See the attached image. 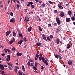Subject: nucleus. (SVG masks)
<instances>
[{
	"mask_svg": "<svg viewBox=\"0 0 75 75\" xmlns=\"http://www.w3.org/2000/svg\"><path fill=\"white\" fill-rule=\"evenodd\" d=\"M42 61L43 62H44L45 61V58L44 57H42Z\"/></svg>",
	"mask_w": 75,
	"mask_h": 75,
	"instance_id": "cd10ccee",
	"label": "nucleus"
},
{
	"mask_svg": "<svg viewBox=\"0 0 75 75\" xmlns=\"http://www.w3.org/2000/svg\"><path fill=\"white\" fill-rule=\"evenodd\" d=\"M10 15H11V16H12L13 15V13L12 12H11V13H10Z\"/></svg>",
	"mask_w": 75,
	"mask_h": 75,
	"instance_id": "3c124183",
	"label": "nucleus"
},
{
	"mask_svg": "<svg viewBox=\"0 0 75 75\" xmlns=\"http://www.w3.org/2000/svg\"><path fill=\"white\" fill-rule=\"evenodd\" d=\"M17 9H19V5L18 4H17Z\"/></svg>",
	"mask_w": 75,
	"mask_h": 75,
	"instance_id": "f704fd0d",
	"label": "nucleus"
},
{
	"mask_svg": "<svg viewBox=\"0 0 75 75\" xmlns=\"http://www.w3.org/2000/svg\"><path fill=\"white\" fill-rule=\"evenodd\" d=\"M14 70L16 72L17 71V69H16V68L14 69Z\"/></svg>",
	"mask_w": 75,
	"mask_h": 75,
	"instance_id": "0e129e2a",
	"label": "nucleus"
},
{
	"mask_svg": "<svg viewBox=\"0 0 75 75\" xmlns=\"http://www.w3.org/2000/svg\"><path fill=\"white\" fill-rule=\"evenodd\" d=\"M72 61L71 60H69L68 61V64L69 65H72Z\"/></svg>",
	"mask_w": 75,
	"mask_h": 75,
	"instance_id": "9d476101",
	"label": "nucleus"
},
{
	"mask_svg": "<svg viewBox=\"0 0 75 75\" xmlns=\"http://www.w3.org/2000/svg\"><path fill=\"white\" fill-rule=\"evenodd\" d=\"M27 65H28V67H31V66H30V62H28Z\"/></svg>",
	"mask_w": 75,
	"mask_h": 75,
	"instance_id": "bb28decb",
	"label": "nucleus"
},
{
	"mask_svg": "<svg viewBox=\"0 0 75 75\" xmlns=\"http://www.w3.org/2000/svg\"><path fill=\"white\" fill-rule=\"evenodd\" d=\"M57 23L58 25H60L61 24V21L60 20L57 21Z\"/></svg>",
	"mask_w": 75,
	"mask_h": 75,
	"instance_id": "b1692460",
	"label": "nucleus"
},
{
	"mask_svg": "<svg viewBox=\"0 0 75 75\" xmlns=\"http://www.w3.org/2000/svg\"><path fill=\"white\" fill-rule=\"evenodd\" d=\"M58 6L59 7V9H63V6H62L60 5L59 4H58Z\"/></svg>",
	"mask_w": 75,
	"mask_h": 75,
	"instance_id": "f8f14e48",
	"label": "nucleus"
},
{
	"mask_svg": "<svg viewBox=\"0 0 75 75\" xmlns=\"http://www.w3.org/2000/svg\"><path fill=\"white\" fill-rule=\"evenodd\" d=\"M50 38L52 39L53 38V36L52 35H50Z\"/></svg>",
	"mask_w": 75,
	"mask_h": 75,
	"instance_id": "37998d69",
	"label": "nucleus"
},
{
	"mask_svg": "<svg viewBox=\"0 0 75 75\" xmlns=\"http://www.w3.org/2000/svg\"><path fill=\"white\" fill-rule=\"evenodd\" d=\"M23 41V40H21L19 42V44H20V45H21Z\"/></svg>",
	"mask_w": 75,
	"mask_h": 75,
	"instance_id": "393cba45",
	"label": "nucleus"
},
{
	"mask_svg": "<svg viewBox=\"0 0 75 75\" xmlns=\"http://www.w3.org/2000/svg\"><path fill=\"white\" fill-rule=\"evenodd\" d=\"M59 59H62V57H61V56H60V55H59Z\"/></svg>",
	"mask_w": 75,
	"mask_h": 75,
	"instance_id": "a19ab883",
	"label": "nucleus"
},
{
	"mask_svg": "<svg viewBox=\"0 0 75 75\" xmlns=\"http://www.w3.org/2000/svg\"><path fill=\"white\" fill-rule=\"evenodd\" d=\"M39 61H41L42 60V57H39Z\"/></svg>",
	"mask_w": 75,
	"mask_h": 75,
	"instance_id": "c9c22d12",
	"label": "nucleus"
},
{
	"mask_svg": "<svg viewBox=\"0 0 75 75\" xmlns=\"http://www.w3.org/2000/svg\"><path fill=\"white\" fill-rule=\"evenodd\" d=\"M42 37L43 38V39L46 41H47V40L46 38V36L45 35H44V34H43L42 35Z\"/></svg>",
	"mask_w": 75,
	"mask_h": 75,
	"instance_id": "423d86ee",
	"label": "nucleus"
},
{
	"mask_svg": "<svg viewBox=\"0 0 75 75\" xmlns=\"http://www.w3.org/2000/svg\"><path fill=\"white\" fill-rule=\"evenodd\" d=\"M19 75H22V73L21 71H19Z\"/></svg>",
	"mask_w": 75,
	"mask_h": 75,
	"instance_id": "c03bdc74",
	"label": "nucleus"
},
{
	"mask_svg": "<svg viewBox=\"0 0 75 75\" xmlns=\"http://www.w3.org/2000/svg\"><path fill=\"white\" fill-rule=\"evenodd\" d=\"M71 19L72 21H74L75 20V18L74 16H72L71 18Z\"/></svg>",
	"mask_w": 75,
	"mask_h": 75,
	"instance_id": "6ab92c4d",
	"label": "nucleus"
},
{
	"mask_svg": "<svg viewBox=\"0 0 75 75\" xmlns=\"http://www.w3.org/2000/svg\"><path fill=\"white\" fill-rule=\"evenodd\" d=\"M33 69H34V70H37V69L35 67V66H34L33 67Z\"/></svg>",
	"mask_w": 75,
	"mask_h": 75,
	"instance_id": "8fccbe9b",
	"label": "nucleus"
},
{
	"mask_svg": "<svg viewBox=\"0 0 75 75\" xmlns=\"http://www.w3.org/2000/svg\"><path fill=\"white\" fill-rule=\"evenodd\" d=\"M13 36L14 37H16V33L15 32H14L13 33Z\"/></svg>",
	"mask_w": 75,
	"mask_h": 75,
	"instance_id": "4be33fe9",
	"label": "nucleus"
},
{
	"mask_svg": "<svg viewBox=\"0 0 75 75\" xmlns=\"http://www.w3.org/2000/svg\"><path fill=\"white\" fill-rule=\"evenodd\" d=\"M57 12L58 11L56 10H54V12L55 13H57Z\"/></svg>",
	"mask_w": 75,
	"mask_h": 75,
	"instance_id": "864d4df0",
	"label": "nucleus"
},
{
	"mask_svg": "<svg viewBox=\"0 0 75 75\" xmlns=\"http://www.w3.org/2000/svg\"><path fill=\"white\" fill-rule=\"evenodd\" d=\"M24 40L25 42H26L27 41V39L26 38V37L24 38Z\"/></svg>",
	"mask_w": 75,
	"mask_h": 75,
	"instance_id": "a878e982",
	"label": "nucleus"
},
{
	"mask_svg": "<svg viewBox=\"0 0 75 75\" xmlns=\"http://www.w3.org/2000/svg\"><path fill=\"white\" fill-rule=\"evenodd\" d=\"M28 31L29 32H30L31 31V26H30L29 27V28H28Z\"/></svg>",
	"mask_w": 75,
	"mask_h": 75,
	"instance_id": "aec40b11",
	"label": "nucleus"
},
{
	"mask_svg": "<svg viewBox=\"0 0 75 75\" xmlns=\"http://www.w3.org/2000/svg\"><path fill=\"white\" fill-rule=\"evenodd\" d=\"M54 56L57 59H58L59 58V55L58 54H57L54 55Z\"/></svg>",
	"mask_w": 75,
	"mask_h": 75,
	"instance_id": "4468645a",
	"label": "nucleus"
},
{
	"mask_svg": "<svg viewBox=\"0 0 75 75\" xmlns=\"http://www.w3.org/2000/svg\"><path fill=\"white\" fill-rule=\"evenodd\" d=\"M49 3H50V4H53L52 2L50 1H49Z\"/></svg>",
	"mask_w": 75,
	"mask_h": 75,
	"instance_id": "58836bf2",
	"label": "nucleus"
},
{
	"mask_svg": "<svg viewBox=\"0 0 75 75\" xmlns=\"http://www.w3.org/2000/svg\"><path fill=\"white\" fill-rule=\"evenodd\" d=\"M48 61V59H47V60H45L44 62V64H45L46 66L48 65V62L47 61Z\"/></svg>",
	"mask_w": 75,
	"mask_h": 75,
	"instance_id": "7ed1b4c3",
	"label": "nucleus"
},
{
	"mask_svg": "<svg viewBox=\"0 0 75 75\" xmlns=\"http://www.w3.org/2000/svg\"><path fill=\"white\" fill-rule=\"evenodd\" d=\"M36 56L37 58H38V57H39V55L38 54H36Z\"/></svg>",
	"mask_w": 75,
	"mask_h": 75,
	"instance_id": "a18cd8bd",
	"label": "nucleus"
},
{
	"mask_svg": "<svg viewBox=\"0 0 75 75\" xmlns=\"http://www.w3.org/2000/svg\"><path fill=\"white\" fill-rule=\"evenodd\" d=\"M39 56L40 57H42V54H40Z\"/></svg>",
	"mask_w": 75,
	"mask_h": 75,
	"instance_id": "6e6d98bb",
	"label": "nucleus"
},
{
	"mask_svg": "<svg viewBox=\"0 0 75 75\" xmlns=\"http://www.w3.org/2000/svg\"><path fill=\"white\" fill-rule=\"evenodd\" d=\"M25 20L26 22L29 21V18L28 17L26 16V17H25Z\"/></svg>",
	"mask_w": 75,
	"mask_h": 75,
	"instance_id": "f03ea898",
	"label": "nucleus"
},
{
	"mask_svg": "<svg viewBox=\"0 0 75 75\" xmlns=\"http://www.w3.org/2000/svg\"><path fill=\"white\" fill-rule=\"evenodd\" d=\"M53 25L54 26H57V23H54L53 24Z\"/></svg>",
	"mask_w": 75,
	"mask_h": 75,
	"instance_id": "ea45409f",
	"label": "nucleus"
},
{
	"mask_svg": "<svg viewBox=\"0 0 75 75\" xmlns=\"http://www.w3.org/2000/svg\"><path fill=\"white\" fill-rule=\"evenodd\" d=\"M68 14H69V16H71L72 14L71 12L70 11H68Z\"/></svg>",
	"mask_w": 75,
	"mask_h": 75,
	"instance_id": "2eb2a0df",
	"label": "nucleus"
},
{
	"mask_svg": "<svg viewBox=\"0 0 75 75\" xmlns=\"http://www.w3.org/2000/svg\"><path fill=\"white\" fill-rule=\"evenodd\" d=\"M22 55V53H19V56H21Z\"/></svg>",
	"mask_w": 75,
	"mask_h": 75,
	"instance_id": "bf43d9fd",
	"label": "nucleus"
},
{
	"mask_svg": "<svg viewBox=\"0 0 75 75\" xmlns=\"http://www.w3.org/2000/svg\"><path fill=\"white\" fill-rule=\"evenodd\" d=\"M28 4H29L30 5V4L31 5H32V4H33V2H28Z\"/></svg>",
	"mask_w": 75,
	"mask_h": 75,
	"instance_id": "2f4dec72",
	"label": "nucleus"
},
{
	"mask_svg": "<svg viewBox=\"0 0 75 75\" xmlns=\"http://www.w3.org/2000/svg\"><path fill=\"white\" fill-rule=\"evenodd\" d=\"M60 43L61 44H63V42H62V41H60Z\"/></svg>",
	"mask_w": 75,
	"mask_h": 75,
	"instance_id": "052dcab7",
	"label": "nucleus"
},
{
	"mask_svg": "<svg viewBox=\"0 0 75 75\" xmlns=\"http://www.w3.org/2000/svg\"><path fill=\"white\" fill-rule=\"evenodd\" d=\"M70 48V45L69 44L67 45V48L69 49Z\"/></svg>",
	"mask_w": 75,
	"mask_h": 75,
	"instance_id": "5701e85b",
	"label": "nucleus"
},
{
	"mask_svg": "<svg viewBox=\"0 0 75 75\" xmlns=\"http://www.w3.org/2000/svg\"><path fill=\"white\" fill-rule=\"evenodd\" d=\"M11 31L10 30H9V31H7L6 32V36H8V35H9L11 33Z\"/></svg>",
	"mask_w": 75,
	"mask_h": 75,
	"instance_id": "ddd939ff",
	"label": "nucleus"
},
{
	"mask_svg": "<svg viewBox=\"0 0 75 75\" xmlns=\"http://www.w3.org/2000/svg\"><path fill=\"white\" fill-rule=\"evenodd\" d=\"M42 6L43 7H44L45 6V4L44 3H43L42 4Z\"/></svg>",
	"mask_w": 75,
	"mask_h": 75,
	"instance_id": "4c0bfd02",
	"label": "nucleus"
},
{
	"mask_svg": "<svg viewBox=\"0 0 75 75\" xmlns=\"http://www.w3.org/2000/svg\"><path fill=\"white\" fill-rule=\"evenodd\" d=\"M0 72H1L2 74H5V73L4 71H0Z\"/></svg>",
	"mask_w": 75,
	"mask_h": 75,
	"instance_id": "c756f323",
	"label": "nucleus"
},
{
	"mask_svg": "<svg viewBox=\"0 0 75 75\" xmlns=\"http://www.w3.org/2000/svg\"><path fill=\"white\" fill-rule=\"evenodd\" d=\"M7 64L8 65H9V66H11V67H12V65L11 64H10V63H9L8 62H7Z\"/></svg>",
	"mask_w": 75,
	"mask_h": 75,
	"instance_id": "72a5a7b5",
	"label": "nucleus"
},
{
	"mask_svg": "<svg viewBox=\"0 0 75 75\" xmlns=\"http://www.w3.org/2000/svg\"><path fill=\"white\" fill-rule=\"evenodd\" d=\"M8 68H9V69L11 70H12V68L11 67H8Z\"/></svg>",
	"mask_w": 75,
	"mask_h": 75,
	"instance_id": "774afa93",
	"label": "nucleus"
},
{
	"mask_svg": "<svg viewBox=\"0 0 75 75\" xmlns=\"http://www.w3.org/2000/svg\"><path fill=\"white\" fill-rule=\"evenodd\" d=\"M64 15V13L63 12H62L60 13V16L61 17H63Z\"/></svg>",
	"mask_w": 75,
	"mask_h": 75,
	"instance_id": "9b49d317",
	"label": "nucleus"
},
{
	"mask_svg": "<svg viewBox=\"0 0 75 75\" xmlns=\"http://www.w3.org/2000/svg\"><path fill=\"white\" fill-rule=\"evenodd\" d=\"M38 2L40 4H41L42 3V1L41 0H38Z\"/></svg>",
	"mask_w": 75,
	"mask_h": 75,
	"instance_id": "79ce46f5",
	"label": "nucleus"
},
{
	"mask_svg": "<svg viewBox=\"0 0 75 75\" xmlns=\"http://www.w3.org/2000/svg\"><path fill=\"white\" fill-rule=\"evenodd\" d=\"M0 6L1 8H3V7H4V6L3 5H1V6Z\"/></svg>",
	"mask_w": 75,
	"mask_h": 75,
	"instance_id": "69168bd1",
	"label": "nucleus"
},
{
	"mask_svg": "<svg viewBox=\"0 0 75 75\" xmlns=\"http://www.w3.org/2000/svg\"><path fill=\"white\" fill-rule=\"evenodd\" d=\"M13 40H11L9 41V44H13V43L14 42V41H15V39L14 38H13Z\"/></svg>",
	"mask_w": 75,
	"mask_h": 75,
	"instance_id": "20e7f679",
	"label": "nucleus"
},
{
	"mask_svg": "<svg viewBox=\"0 0 75 75\" xmlns=\"http://www.w3.org/2000/svg\"><path fill=\"white\" fill-rule=\"evenodd\" d=\"M29 62H33V60L31 59H29Z\"/></svg>",
	"mask_w": 75,
	"mask_h": 75,
	"instance_id": "49530a36",
	"label": "nucleus"
},
{
	"mask_svg": "<svg viewBox=\"0 0 75 75\" xmlns=\"http://www.w3.org/2000/svg\"><path fill=\"white\" fill-rule=\"evenodd\" d=\"M10 22L13 23L15 22V19L13 18H12L9 21Z\"/></svg>",
	"mask_w": 75,
	"mask_h": 75,
	"instance_id": "6e6552de",
	"label": "nucleus"
},
{
	"mask_svg": "<svg viewBox=\"0 0 75 75\" xmlns=\"http://www.w3.org/2000/svg\"><path fill=\"white\" fill-rule=\"evenodd\" d=\"M35 61H37L38 59L37 58H36V57H35Z\"/></svg>",
	"mask_w": 75,
	"mask_h": 75,
	"instance_id": "338daca9",
	"label": "nucleus"
},
{
	"mask_svg": "<svg viewBox=\"0 0 75 75\" xmlns=\"http://www.w3.org/2000/svg\"><path fill=\"white\" fill-rule=\"evenodd\" d=\"M38 27L39 28V29L40 30V31H42V28H41L40 27V26H38Z\"/></svg>",
	"mask_w": 75,
	"mask_h": 75,
	"instance_id": "c85d7f7f",
	"label": "nucleus"
},
{
	"mask_svg": "<svg viewBox=\"0 0 75 75\" xmlns=\"http://www.w3.org/2000/svg\"><path fill=\"white\" fill-rule=\"evenodd\" d=\"M71 21V19L70 18H67L66 19V21L67 23H69Z\"/></svg>",
	"mask_w": 75,
	"mask_h": 75,
	"instance_id": "39448f33",
	"label": "nucleus"
},
{
	"mask_svg": "<svg viewBox=\"0 0 75 75\" xmlns=\"http://www.w3.org/2000/svg\"><path fill=\"white\" fill-rule=\"evenodd\" d=\"M15 68H16L15 69H19V68L15 66Z\"/></svg>",
	"mask_w": 75,
	"mask_h": 75,
	"instance_id": "13d9d810",
	"label": "nucleus"
},
{
	"mask_svg": "<svg viewBox=\"0 0 75 75\" xmlns=\"http://www.w3.org/2000/svg\"><path fill=\"white\" fill-rule=\"evenodd\" d=\"M51 26V24H48V27H50Z\"/></svg>",
	"mask_w": 75,
	"mask_h": 75,
	"instance_id": "5fc2aeb1",
	"label": "nucleus"
},
{
	"mask_svg": "<svg viewBox=\"0 0 75 75\" xmlns=\"http://www.w3.org/2000/svg\"><path fill=\"white\" fill-rule=\"evenodd\" d=\"M6 50L7 51L9 52H10V50H9L8 49H6Z\"/></svg>",
	"mask_w": 75,
	"mask_h": 75,
	"instance_id": "4d7b16f0",
	"label": "nucleus"
},
{
	"mask_svg": "<svg viewBox=\"0 0 75 75\" xmlns=\"http://www.w3.org/2000/svg\"><path fill=\"white\" fill-rule=\"evenodd\" d=\"M38 65V63L36 62H35V67H37Z\"/></svg>",
	"mask_w": 75,
	"mask_h": 75,
	"instance_id": "e433bc0d",
	"label": "nucleus"
},
{
	"mask_svg": "<svg viewBox=\"0 0 75 75\" xmlns=\"http://www.w3.org/2000/svg\"><path fill=\"white\" fill-rule=\"evenodd\" d=\"M7 57V58L9 59V60L10 61V59H11L10 56L9 55H8Z\"/></svg>",
	"mask_w": 75,
	"mask_h": 75,
	"instance_id": "a211bd4d",
	"label": "nucleus"
},
{
	"mask_svg": "<svg viewBox=\"0 0 75 75\" xmlns=\"http://www.w3.org/2000/svg\"><path fill=\"white\" fill-rule=\"evenodd\" d=\"M31 7H32V8H34L35 7L34 6V5H31Z\"/></svg>",
	"mask_w": 75,
	"mask_h": 75,
	"instance_id": "e2e57ef3",
	"label": "nucleus"
},
{
	"mask_svg": "<svg viewBox=\"0 0 75 75\" xmlns=\"http://www.w3.org/2000/svg\"><path fill=\"white\" fill-rule=\"evenodd\" d=\"M16 55L18 57H19V52H17Z\"/></svg>",
	"mask_w": 75,
	"mask_h": 75,
	"instance_id": "09e8293b",
	"label": "nucleus"
},
{
	"mask_svg": "<svg viewBox=\"0 0 75 75\" xmlns=\"http://www.w3.org/2000/svg\"><path fill=\"white\" fill-rule=\"evenodd\" d=\"M4 50L5 52V53H7V49L6 50V49H4Z\"/></svg>",
	"mask_w": 75,
	"mask_h": 75,
	"instance_id": "de8ad7c7",
	"label": "nucleus"
},
{
	"mask_svg": "<svg viewBox=\"0 0 75 75\" xmlns=\"http://www.w3.org/2000/svg\"><path fill=\"white\" fill-rule=\"evenodd\" d=\"M0 68L2 70H4L5 69L4 67L1 64H0Z\"/></svg>",
	"mask_w": 75,
	"mask_h": 75,
	"instance_id": "f257e3e1",
	"label": "nucleus"
},
{
	"mask_svg": "<svg viewBox=\"0 0 75 75\" xmlns=\"http://www.w3.org/2000/svg\"><path fill=\"white\" fill-rule=\"evenodd\" d=\"M60 42L59 39V38H57L56 39V43L57 44H59Z\"/></svg>",
	"mask_w": 75,
	"mask_h": 75,
	"instance_id": "0eeeda50",
	"label": "nucleus"
},
{
	"mask_svg": "<svg viewBox=\"0 0 75 75\" xmlns=\"http://www.w3.org/2000/svg\"><path fill=\"white\" fill-rule=\"evenodd\" d=\"M37 45L39 46H40L41 45V43H37V44H36Z\"/></svg>",
	"mask_w": 75,
	"mask_h": 75,
	"instance_id": "7c9ffc66",
	"label": "nucleus"
},
{
	"mask_svg": "<svg viewBox=\"0 0 75 75\" xmlns=\"http://www.w3.org/2000/svg\"><path fill=\"white\" fill-rule=\"evenodd\" d=\"M16 1L18 4H19V1L18 0H17Z\"/></svg>",
	"mask_w": 75,
	"mask_h": 75,
	"instance_id": "680f3d73",
	"label": "nucleus"
},
{
	"mask_svg": "<svg viewBox=\"0 0 75 75\" xmlns=\"http://www.w3.org/2000/svg\"><path fill=\"white\" fill-rule=\"evenodd\" d=\"M12 51H16L15 48L14 47H13L12 48Z\"/></svg>",
	"mask_w": 75,
	"mask_h": 75,
	"instance_id": "473e14b6",
	"label": "nucleus"
},
{
	"mask_svg": "<svg viewBox=\"0 0 75 75\" xmlns=\"http://www.w3.org/2000/svg\"><path fill=\"white\" fill-rule=\"evenodd\" d=\"M19 36L21 39H23V35L22 33H19Z\"/></svg>",
	"mask_w": 75,
	"mask_h": 75,
	"instance_id": "1a4fd4ad",
	"label": "nucleus"
},
{
	"mask_svg": "<svg viewBox=\"0 0 75 75\" xmlns=\"http://www.w3.org/2000/svg\"><path fill=\"white\" fill-rule=\"evenodd\" d=\"M22 69H23V70L24 71H25V68L24 67V66L23 65L22 66Z\"/></svg>",
	"mask_w": 75,
	"mask_h": 75,
	"instance_id": "dca6fc26",
	"label": "nucleus"
},
{
	"mask_svg": "<svg viewBox=\"0 0 75 75\" xmlns=\"http://www.w3.org/2000/svg\"><path fill=\"white\" fill-rule=\"evenodd\" d=\"M1 55L3 57H4L5 55V54H4V53H2L1 54Z\"/></svg>",
	"mask_w": 75,
	"mask_h": 75,
	"instance_id": "603ef678",
	"label": "nucleus"
},
{
	"mask_svg": "<svg viewBox=\"0 0 75 75\" xmlns=\"http://www.w3.org/2000/svg\"><path fill=\"white\" fill-rule=\"evenodd\" d=\"M47 40H48V41H51V40L50 39V38L49 37V36H47Z\"/></svg>",
	"mask_w": 75,
	"mask_h": 75,
	"instance_id": "412c9836",
	"label": "nucleus"
},
{
	"mask_svg": "<svg viewBox=\"0 0 75 75\" xmlns=\"http://www.w3.org/2000/svg\"><path fill=\"white\" fill-rule=\"evenodd\" d=\"M56 20L57 22L58 21H60V18H59L58 17H56Z\"/></svg>",
	"mask_w": 75,
	"mask_h": 75,
	"instance_id": "f3484780",
	"label": "nucleus"
}]
</instances>
